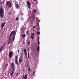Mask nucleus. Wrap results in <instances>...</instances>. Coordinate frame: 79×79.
<instances>
[{
    "label": "nucleus",
    "mask_w": 79,
    "mask_h": 79,
    "mask_svg": "<svg viewBox=\"0 0 79 79\" xmlns=\"http://www.w3.org/2000/svg\"><path fill=\"white\" fill-rule=\"evenodd\" d=\"M29 52H28V58H29Z\"/></svg>",
    "instance_id": "nucleus-26"
},
{
    "label": "nucleus",
    "mask_w": 79,
    "mask_h": 79,
    "mask_svg": "<svg viewBox=\"0 0 79 79\" xmlns=\"http://www.w3.org/2000/svg\"><path fill=\"white\" fill-rule=\"evenodd\" d=\"M0 4L1 5H2V3L1 2H0Z\"/></svg>",
    "instance_id": "nucleus-39"
},
{
    "label": "nucleus",
    "mask_w": 79,
    "mask_h": 79,
    "mask_svg": "<svg viewBox=\"0 0 79 79\" xmlns=\"http://www.w3.org/2000/svg\"><path fill=\"white\" fill-rule=\"evenodd\" d=\"M5 23H3L1 25L2 29L3 28V27H4L5 25Z\"/></svg>",
    "instance_id": "nucleus-7"
},
{
    "label": "nucleus",
    "mask_w": 79,
    "mask_h": 79,
    "mask_svg": "<svg viewBox=\"0 0 79 79\" xmlns=\"http://www.w3.org/2000/svg\"><path fill=\"white\" fill-rule=\"evenodd\" d=\"M1 0H0V2H1Z\"/></svg>",
    "instance_id": "nucleus-42"
},
{
    "label": "nucleus",
    "mask_w": 79,
    "mask_h": 79,
    "mask_svg": "<svg viewBox=\"0 0 79 79\" xmlns=\"http://www.w3.org/2000/svg\"><path fill=\"white\" fill-rule=\"evenodd\" d=\"M25 44V43H23V44Z\"/></svg>",
    "instance_id": "nucleus-41"
},
{
    "label": "nucleus",
    "mask_w": 79,
    "mask_h": 79,
    "mask_svg": "<svg viewBox=\"0 0 79 79\" xmlns=\"http://www.w3.org/2000/svg\"><path fill=\"white\" fill-rule=\"evenodd\" d=\"M28 42H27V44Z\"/></svg>",
    "instance_id": "nucleus-45"
},
{
    "label": "nucleus",
    "mask_w": 79,
    "mask_h": 79,
    "mask_svg": "<svg viewBox=\"0 0 79 79\" xmlns=\"http://www.w3.org/2000/svg\"><path fill=\"white\" fill-rule=\"evenodd\" d=\"M29 67V68H31V67L30 66V67Z\"/></svg>",
    "instance_id": "nucleus-46"
},
{
    "label": "nucleus",
    "mask_w": 79,
    "mask_h": 79,
    "mask_svg": "<svg viewBox=\"0 0 79 79\" xmlns=\"http://www.w3.org/2000/svg\"><path fill=\"white\" fill-rule=\"evenodd\" d=\"M11 13V12H10V14Z\"/></svg>",
    "instance_id": "nucleus-44"
},
{
    "label": "nucleus",
    "mask_w": 79,
    "mask_h": 79,
    "mask_svg": "<svg viewBox=\"0 0 79 79\" xmlns=\"http://www.w3.org/2000/svg\"><path fill=\"white\" fill-rule=\"evenodd\" d=\"M13 52L12 51H11L9 53V56L10 58H11L12 57V56H13Z\"/></svg>",
    "instance_id": "nucleus-4"
},
{
    "label": "nucleus",
    "mask_w": 79,
    "mask_h": 79,
    "mask_svg": "<svg viewBox=\"0 0 79 79\" xmlns=\"http://www.w3.org/2000/svg\"><path fill=\"white\" fill-rule=\"evenodd\" d=\"M11 6V3H10L9 4V7H10Z\"/></svg>",
    "instance_id": "nucleus-20"
},
{
    "label": "nucleus",
    "mask_w": 79,
    "mask_h": 79,
    "mask_svg": "<svg viewBox=\"0 0 79 79\" xmlns=\"http://www.w3.org/2000/svg\"><path fill=\"white\" fill-rule=\"evenodd\" d=\"M9 3H10L9 1L7 2L6 3V6H8L9 4Z\"/></svg>",
    "instance_id": "nucleus-14"
},
{
    "label": "nucleus",
    "mask_w": 79,
    "mask_h": 79,
    "mask_svg": "<svg viewBox=\"0 0 79 79\" xmlns=\"http://www.w3.org/2000/svg\"><path fill=\"white\" fill-rule=\"evenodd\" d=\"M23 51L24 52V54L26 55H27V51L26 49H24L23 50Z\"/></svg>",
    "instance_id": "nucleus-8"
},
{
    "label": "nucleus",
    "mask_w": 79,
    "mask_h": 79,
    "mask_svg": "<svg viewBox=\"0 0 79 79\" xmlns=\"http://www.w3.org/2000/svg\"><path fill=\"white\" fill-rule=\"evenodd\" d=\"M14 73V72H12V73L10 74V76H13V74Z\"/></svg>",
    "instance_id": "nucleus-21"
},
{
    "label": "nucleus",
    "mask_w": 79,
    "mask_h": 79,
    "mask_svg": "<svg viewBox=\"0 0 79 79\" xmlns=\"http://www.w3.org/2000/svg\"><path fill=\"white\" fill-rule=\"evenodd\" d=\"M4 47V46L2 45L1 47L0 48V51H1L2 49H3V48Z\"/></svg>",
    "instance_id": "nucleus-12"
},
{
    "label": "nucleus",
    "mask_w": 79,
    "mask_h": 79,
    "mask_svg": "<svg viewBox=\"0 0 79 79\" xmlns=\"http://www.w3.org/2000/svg\"><path fill=\"white\" fill-rule=\"evenodd\" d=\"M34 35V33H32L31 35V38L32 39H34L35 38V37H33Z\"/></svg>",
    "instance_id": "nucleus-11"
},
{
    "label": "nucleus",
    "mask_w": 79,
    "mask_h": 79,
    "mask_svg": "<svg viewBox=\"0 0 79 79\" xmlns=\"http://www.w3.org/2000/svg\"><path fill=\"white\" fill-rule=\"evenodd\" d=\"M23 61V60H21L20 58L19 59V62L21 64V63Z\"/></svg>",
    "instance_id": "nucleus-13"
},
{
    "label": "nucleus",
    "mask_w": 79,
    "mask_h": 79,
    "mask_svg": "<svg viewBox=\"0 0 79 79\" xmlns=\"http://www.w3.org/2000/svg\"><path fill=\"white\" fill-rule=\"evenodd\" d=\"M17 58H18L17 56H15V62L17 64V65H19V64H18L19 61H18V60Z\"/></svg>",
    "instance_id": "nucleus-5"
},
{
    "label": "nucleus",
    "mask_w": 79,
    "mask_h": 79,
    "mask_svg": "<svg viewBox=\"0 0 79 79\" xmlns=\"http://www.w3.org/2000/svg\"><path fill=\"white\" fill-rule=\"evenodd\" d=\"M6 44V42H5V43H4V44H3V45L4 46V47H5V45Z\"/></svg>",
    "instance_id": "nucleus-28"
},
{
    "label": "nucleus",
    "mask_w": 79,
    "mask_h": 79,
    "mask_svg": "<svg viewBox=\"0 0 79 79\" xmlns=\"http://www.w3.org/2000/svg\"><path fill=\"white\" fill-rule=\"evenodd\" d=\"M28 71H31V69H30V68H29L28 69Z\"/></svg>",
    "instance_id": "nucleus-31"
},
{
    "label": "nucleus",
    "mask_w": 79,
    "mask_h": 79,
    "mask_svg": "<svg viewBox=\"0 0 79 79\" xmlns=\"http://www.w3.org/2000/svg\"><path fill=\"white\" fill-rule=\"evenodd\" d=\"M11 66L12 68H14V64L13 62H12L11 63Z\"/></svg>",
    "instance_id": "nucleus-16"
},
{
    "label": "nucleus",
    "mask_w": 79,
    "mask_h": 79,
    "mask_svg": "<svg viewBox=\"0 0 79 79\" xmlns=\"http://www.w3.org/2000/svg\"><path fill=\"white\" fill-rule=\"evenodd\" d=\"M37 24H38V26H39V22L37 23Z\"/></svg>",
    "instance_id": "nucleus-37"
},
{
    "label": "nucleus",
    "mask_w": 79,
    "mask_h": 79,
    "mask_svg": "<svg viewBox=\"0 0 79 79\" xmlns=\"http://www.w3.org/2000/svg\"><path fill=\"white\" fill-rule=\"evenodd\" d=\"M27 3L28 5V7L29 9H30V8H31V3H30L29 2H28L27 1Z\"/></svg>",
    "instance_id": "nucleus-6"
},
{
    "label": "nucleus",
    "mask_w": 79,
    "mask_h": 79,
    "mask_svg": "<svg viewBox=\"0 0 79 79\" xmlns=\"http://www.w3.org/2000/svg\"><path fill=\"white\" fill-rule=\"evenodd\" d=\"M33 11L35 13H36V12H37L36 11V10L35 9H34L33 10Z\"/></svg>",
    "instance_id": "nucleus-25"
},
{
    "label": "nucleus",
    "mask_w": 79,
    "mask_h": 79,
    "mask_svg": "<svg viewBox=\"0 0 79 79\" xmlns=\"http://www.w3.org/2000/svg\"><path fill=\"white\" fill-rule=\"evenodd\" d=\"M12 32H13V40H12V41L13 42L15 40V36L16 35V32L15 31H12Z\"/></svg>",
    "instance_id": "nucleus-3"
},
{
    "label": "nucleus",
    "mask_w": 79,
    "mask_h": 79,
    "mask_svg": "<svg viewBox=\"0 0 79 79\" xmlns=\"http://www.w3.org/2000/svg\"><path fill=\"white\" fill-rule=\"evenodd\" d=\"M31 20L32 21L34 22L35 21V18H31Z\"/></svg>",
    "instance_id": "nucleus-17"
},
{
    "label": "nucleus",
    "mask_w": 79,
    "mask_h": 79,
    "mask_svg": "<svg viewBox=\"0 0 79 79\" xmlns=\"http://www.w3.org/2000/svg\"><path fill=\"white\" fill-rule=\"evenodd\" d=\"M39 39H40V38H39V37H38V41H39Z\"/></svg>",
    "instance_id": "nucleus-32"
},
{
    "label": "nucleus",
    "mask_w": 79,
    "mask_h": 79,
    "mask_svg": "<svg viewBox=\"0 0 79 79\" xmlns=\"http://www.w3.org/2000/svg\"><path fill=\"white\" fill-rule=\"evenodd\" d=\"M37 30L38 31H39V30H40V29L38 28L37 29Z\"/></svg>",
    "instance_id": "nucleus-34"
},
{
    "label": "nucleus",
    "mask_w": 79,
    "mask_h": 79,
    "mask_svg": "<svg viewBox=\"0 0 79 79\" xmlns=\"http://www.w3.org/2000/svg\"><path fill=\"white\" fill-rule=\"evenodd\" d=\"M13 32H11L10 33V36H9V41L8 42V44H9L10 43V42L11 41V36L13 35Z\"/></svg>",
    "instance_id": "nucleus-2"
},
{
    "label": "nucleus",
    "mask_w": 79,
    "mask_h": 79,
    "mask_svg": "<svg viewBox=\"0 0 79 79\" xmlns=\"http://www.w3.org/2000/svg\"><path fill=\"white\" fill-rule=\"evenodd\" d=\"M16 76H18V74L17 73L16 74Z\"/></svg>",
    "instance_id": "nucleus-36"
},
{
    "label": "nucleus",
    "mask_w": 79,
    "mask_h": 79,
    "mask_svg": "<svg viewBox=\"0 0 79 79\" xmlns=\"http://www.w3.org/2000/svg\"><path fill=\"white\" fill-rule=\"evenodd\" d=\"M13 68V71H12V72H14V71H15V70H14V68Z\"/></svg>",
    "instance_id": "nucleus-30"
},
{
    "label": "nucleus",
    "mask_w": 79,
    "mask_h": 79,
    "mask_svg": "<svg viewBox=\"0 0 79 79\" xmlns=\"http://www.w3.org/2000/svg\"><path fill=\"white\" fill-rule=\"evenodd\" d=\"M35 71H34L33 72V73H32V75H34V74H35Z\"/></svg>",
    "instance_id": "nucleus-29"
},
{
    "label": "nucleus",
    "mask_w": 79,
    "mask_h": 79,
    "mask_svg": "<svg viewBox=\"0 0 79 79\" xmlns=\"http://www.w3.org/2000/svg\"><path fill=\"white\" fill-rule=\"evenodd\" d=\"M40 46L39 45L38 46L37 48V50L38 52H39Z\"/></svg>",
    "instance_id": "nucleus-15"
},
{
    "label": "nucleus",
    "mask_w": 79,
    "mask_h": 79,
    "mask_svg": "<svg viewBox=\"0 0 79 79\" xmlns=\"http://www.w3.org/2000/svg\"><path fill=\"white\" fill-rule=\"evenodd\" d=\"M40 31L37 32V35H39V34H40Z\"/></svg>",
    "instance_id": "nucleus-22"
},
{
    "label": "nucleus",
    "mask_w": 79,
    "mask_h": 79,
    "mask_svg": "<svg viewBox=\"0 0 79 79\" xmlns=\"http://www.w3.org/2000/svg\"><path fill=\"white\" fill-rule=\"evenodd\" d=\"M19 51H20L19 50H18V53H19Z\"/></svg>",
    "instance_id": "nucleus-38"
},
{
    "label": "nucleus",
    "mask_w": 79,
    "mask_h": 79,
    "mask_svg": "<svg viewBox=\"0 0 79 79\" xmlns=\"http://www.w3.org/2000/svg\"><path fill=\"white\" fill-rule=\"evenodd\" d=\"M22 36L23 38H24L26 36V35L25 34H23L22 35Z\"/></svg>",
    "instance_id": "nucleus-18"
},
{
    "label": "nucleus",
    "mask_w": 79,
    "mask_h": 79,
    "mask_svg": "<svg viewBox=\"0 0 79 79\" xmlns=\"http://www.w3.org/2000/svg\"><path fill=\"white\" fill-rule=\"evenodd\" d=\"M16 8H18L19 7V6L17 4H16Z\"/></svg>",
    "instance_id": "nucleus-23"
},
{
    "label": "nucleus",
    "mask_w": 79,
    "mask_h": 79,
    "mask_svg": "<svg viewBox=\"0 0 79 79\" xmlns=\"http://www.w3.org/2000/svg\"><path fill=\"white\" fill-rule=\"evenodd\" d=\"M38 44L39 45L40 44V43H39V41H38Z\"/></svg>",
    "instance_id": "nucleus-33"
},
{
    "label": "nucleus",
    "mask_w": 79,
    "mask_h": 79,
    "mask_svg": "<svg viewBox=\"0 0 79 79\" xmlns=\"http://www.w3.org/2000/svg\"><path fill=\"white\" fill-rule=\"evenodd\" d=\"M33 1H35L36 0H33Z\"/></svg>",
    "instance_id": "nucleus-43"
},
{
    "label": "nucleus",
    "mask_w": 79,
    "mask_h": 79,
    "mask_svg": "<svg viewBox=\"0 0 79 79\" xmlns=\"http://www.w3.org/2000/svg\"><path fill=\"white\" fill-rule=\"evenodd\" d=\"M27 66H28V65H27Z\"/></svg>",
    "instance_id": "nucleus-47"
},
{
    "label": "nucleus",
    "mask_w": 79,
    "mask_h": 79,
    "mask_svg": "<svg viewBox=\"0 0 79 79\" xmlns=\"http://www.w3.org/2000/svg\"><path fill=\"white\" fill-rule=\"evenodd\" d=\"M4 13V10L2 7L1 6L0 7V16L1 18H2L3 17H4L3 14Z\"/></svg>",
    "instance_id": "nucleus-1"
},
{
    "label": "nucleus",
    "mask_w": 79,
    "mask_h": 79,
    "mask_svg": "<svg viewBox=\"0 0 79 79\" xmlns=\"http://www.w3.org/2000/svg\"><path fill=\"white\" fill-rule=\"evenodd\" d=\"M31 17V18H35V16L34 15H32Z\"/></svg>",
    "instance_id": "nucleus-10"
},
{
    "label": "nucleus",
    "mask_w": 79,
    "mask_h": 79,
    "mask_svg": "<svg viewBox=\"0 0 79 79\" xmlns=\"http://www.w3.org/2000/svg\"><path fill=\"white\" fill-rule=\"evenodd\" d=\"M28 33V31H27V32H26V34H27V33Z\"/></svg>",
    "instance_id": "nucleus-40"
},
{
    "label": "nucleus",
    "mask_w": 79,
    "mask_h": 79,
    "mask_svg": "<svg viewBox=\"0 0 79 79\" xmlns=\"http://www.w3.org/2000/svg\"><path fill=\"white\" fill-rule=\"evenodd\" d=\"M30 43H31V41L29 40V42H28V44H27V45H29V44H30Z\"/></svg>",
    "instance_id": "nucleus-24"
},
{
    "label": "nucleus",
    "mask_w": 79,
    "mask_h": 79,
    "mask_svg": "<svg viewBox=\"0 0 79 79\" xmlns=\"http://www.w3.org/2000/svg\"><path fill=\"white\" fill-rule=\"evenodd\" d=\"M35 27H36V26H35L33 27V29H34V28H35Z\"/></svg>",
    "instance_id": "nucleus-35"
},
{
    "label": "nucleus",
    "mask_w": 79,
    "mask_h": 79,
    "mask_svg": "<svg viewBox=\"0 0 79 79\" xmlns=\"http://www.w3.org/2000/svg\"><path fill=\"white\" fill-rule=\"evenodd\" d=\"M25 30L24 29H22V33H24Z\"/></svg>",
    "instance_id": "nucleus-19"
},
{
    "label": "nucleus",
    "mask_w": 79,
    "mask_h": 79,
    "mask_svg": "<svg viewBox=\"0 0 79 79\" xmlns=\"http://www.w3.org/2000/svg\"><path fill=\"white\" fill-rule=\"evenodd\" d=\"M24 78L25 79H27V74H26L24 77V75H23L22 78Z\"/></svg>",
    "instance_id": "nucleus-9"
},
{
    "label": "nucleus",
    "mask_w": 79,
    "mask_h": 79,
    "mask_svg": "<svg viewBox=\"0 0 79 79\" xmlns=\"http://www.w3.org/2000/svg\"><path fill=\"white\" fill-rule=\"evenodd\" d=\"M16 21H18L19 20V18L18 17H17L16 18Z\"/></svg>",
    "instance_id": "nucleus-27"
}]
</instances>
